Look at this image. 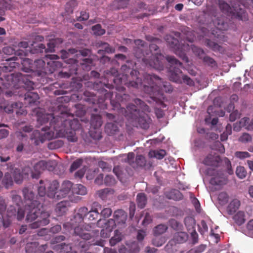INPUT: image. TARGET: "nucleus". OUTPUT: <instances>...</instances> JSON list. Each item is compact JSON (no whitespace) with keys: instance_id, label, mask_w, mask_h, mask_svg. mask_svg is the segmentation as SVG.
I'll list each match as a JSON object with an SVG mask.
<instances>
[{"instance_id":"obj_10","label":"nucleus","mask_w":253,"mask_h":253,"mask_svg":"<svg viewBox=\"0 0 253 253\" xmlns=\"http://www.w3.org/2000/svg\"><path fill=\"white\" fill-rule=\"evenodd\" d=\"M108 75H111L113 78L111 79L114 83L117 85L116 89L119 91L123 92L125 89V87L119 85H126L128 87H132L136 88H139L142 86V80L140 78H137V82H133L129 81L126 82L120 75H118V72L115 68H111L108 72L107 73Z\"/></svg>"},{"instance_id":"obj_44","label":"nucleus","mask_w":253,"mask_h":253,"mask_svg":"<svg viewBox=\"0 0 253 253\" xmlns=\"http://www.w3.org/2000/svg\"><path fill=\"white\" fill-rule=\"evenodd\" d=\"M229 200V196L225 192H220L218 196V201L220 205L223 206L226 204Z\"/></svg>"},{"instance_id":"obj_62","label":"nucleus","mask_w":253,"mask_h":253,"mask_svg":"<svg viewBox=\"0 0 253 253\" xmlns=\"http://www.w3.org/2000/svg\"><path fill=\"white\" fill-rule=\"evenodd\" d=\"M191 48L193 52L196 55L198 56L200 58H202L203 57V56L204 54V51L202 48L194 45H192Z\"/></svg>"},{"instance_id":"obj_28","label":"nucleus","mask_w":253,"mask_h":253,"mask_svg":"<svg viewBox=\"0 0 253 253\" xmlns=\"http://www.w3.org/2000/svg\"><path fill=\"white\" fill-rule=\"evenodd\" d=\"M240 206V201L238 199L233 200L227 207L228 213L230 214L234 213L239 209Z\"/></svg>"},{"instance_id":"obj_48","label":"nucleus","mask_w":253,"mask_h":253,"mask_svg":"<svg viewBox=\"0 0 253 253\" xmlns=\"http://www.w3.org/2000/svg\"><path fill=\"white\" fill-rule=\"evenodd\" d=\"M236 174L240 179H243L247 176V171L245 168L242 166H238L236 168Z\"/></svg>"},{"instance_id":"obj_52","label":"nucleus","mask_w":253,"mask_h":253,"mask_svg":"<svg viewBox=\"0 0 253 253\" xmlns=\"http://www.w3.org/2000/svg\"><path fill=\"white\" fill-rule=\"evenodd\" d=\"M43 181L42 180L40 181V185L38 187V193L40 197H43L47 194V191L45 185H43Z\"/></svg>"},{"instance_id":"obj_20","label":"nucleus","mask_w":253,"mask_h":253,"mask_svg":"<svg viewBox=\"0 0 253 253\" xmlns=\"http://www.w3.org/2000/svg\"><path fill=\"white\" fill-rule=\"evenodd\" d=\"M134 43L137 47L134 48L135 56L137 58H142V60H144V53L142 51V49L140 48V47H144L145 46V42L141 40H136L134 41Z\"/></svg>"},{"instance_id":"obj_30","label":"nucleus","mask_w":253,"mask_h":253,"mask_svg":"<svg viewBox=\"0 0 253 253\" xmlns=\"http://www.w3.org/2000/svg\"><path fill=\"white\" fill-rule=\"evenodd\" d=\"M118 130V127L115 123H107L105 126V131L109 135H112Z\"/></svg>"},{"instance_id":"obj_16","label":"nucleus","mask_w":253,"mask_h":253,"mask_svg":"<svg viewBox=\"0 0 253 253\" xmlns=\"http://www.w3.org/2000/svg\"><path fill=\"white\" fill-rule=\"evenodd\" d=\"M47 190V196L51 199L55 200H59V195L58 188L59 187V183L57 180H54L50 182H48Z\"/></svg>"},{"instance_id":"obj_12","label":"nucleus","mask_w":253,"mask_h":253,"mask_svg":"<svg viewBox=\"0 0 253 253\" xmlns=\"http://www.w3.org/2000/svg\"><path fill=\"white\" fill-rule=\"evenodd\" d=\"M149 48L152 53L151 59L149 62L150 66L158 70H163L164 65L162 60L163 56L160 53L159 47L153 42L150 44Z\"/></svg>"},{"instance_id":"obj_40","label":"nucleus","mask_w":253,"mask_h":253,"mask_svg":"<svg viewBox=\"0 0 253 253\" xmlns=\"http://www.w3.org/2000/svg\"><path fill=\"white\" fill-rule=\"evenodd\" d=\"M80 64L84 70L89 71L93 65V60L89 58H84Z\"/></svg>"},{"instance_id":"obj_22","label":"nucleus","mask_w":253,"mask_h":253,"mask_svg":"<svg viewBox=\"0 0 253 253\" xmlns=\"http://www.w3.org/2000/svg\"><path fill=\"white\" fill-rule=\"evenodd\" d=\"M39 99V95L35 92H28L25 94L24 99L26 103L30 105L35 104Z\"/></svg>"},{"instance_id":"obj_17","label":"nucleus","mask_w":253,"mask_h":253,"mask_svg":"<svg viewBox=\"0 0 253 253\" xmlns=\"http://www.w3.org/2000/svg\"><path fill=\"white\" fill-rule=\"evenodd\" d=\"M227 178L221 171H217L211 178L210 183L213 185L222 186L227 183Z\"/></svg>"},{"instance_id":"obj_57","label":"nucleus","mask_w":253,"mask_h":253,"mask_svg":"<svg viewBox=\"0 0 253 253\" xmlns=\"http://www.w3.org/2000/svg\"><path fill=\"white\" fill-rule=\"evenodd\" d=\"M63 142L61 140H55L48 144V147L50 149H56L63 145Z\"/></svg>"},{"instance_id":"obj_13","label":"nucleus","mask_w":253,"mask_h":253,"mask_svg":"<svg viewBox=\"0 0 253 253\" xmlns=\"http://www.w3.org/2000/svg\"><path fill=\"white\" fill-rule=\"evenodd\" d=\"M78 66V60L70 58L67 61V65L58 73V77L60 78H69L72 75L77 74Z\"/></svg>"},{"instance_id":"obj_27","label":"nucleus","mask_w":253,"mask_h":253,"mask_svg":"<svg viewBox=\"0 0 253 253\" xmlns=\"http://www.w3.org/2000/svg\"><path fill=\"white\" fill-rule=\"evenodd\" d=\"M150 158H155L158 160H162L166 155V152L163 149L151 150L148 154Z\"/></svg>"},{"instance_id":"obj_61","label":"nucleus","mask_w":253,"mask_h":253,"mask_svg":"<svg viewBox=\"0 0 253 253\" xmlns=\"http://www.w3.org/2000/svg\"><path fill=\"white\" fill-rule=\"evenodd\" d=\"M252 137L250 134L248 133H244L239 138V140L242 143H248L251 142Z\"/></svg>"},{"instance_id":"obj_32","label":"nucleus","mask_w":253,"mask_h":253,"mask_svg":"<svg viewBox=\"0 0 253 253\" xmlns=\"http://www.w3.org/2000/svg\"><path fill=\"white\" fill-rule=\"evenodd\" d=\"M2 184L6 189H9L13 185V181L11 175L9 172H6L2 179Z\"/></svg>"},{"instance_id":"obj_21","label":"nucleus","mask_w":253,"mask_h":253,"mask_svg":"<svg viewBox=\"0 0 253 253\" xmlns=\"http://www.w3.org/2000/svg\"><path fill=\"white\" fill-rule=\"evenodd\" d=\"M114 218L116 222L118 224H124L127 218L126 212L123 210H118L114 213Z\"/></svg>"},{"instance_id":"obj_18","label":"nucleus","mask_w":253,"mask_h":253,"mask_svg":"<svg viewBox=\"0 0 253 253\" xmlns=\"http://www.w3.org/2000/svg\"><path fill=\"white\" fill-rule=\"evenodd\" d=\"M74 188V184L69 180L64 181L61 186V188L59 190V199L66 197L70 192L73 193V188Z\"/></svg>"},{"instance_id":"obj_34","label":"nucleus","mask_w":253,"mask_h":253,"mask_svg":"<svg viewBox=\"0 0 253 253\" xmlns=\"http://www.w3.org/2000/svg\"><path fill=\"white\" fill-rule=\"evenodd\" d=\"M123 239L122 233L116 230L114 232V235L110 240V244L111 246H115L117 243L121 242Z\"/></svg>"},{"instance_id":"obj_11","label":"nucleus","mask_w":253,"mask_h":253,"mask_svg":"<svg viewBox=\"0 0 253 253\" xmlns=\"http://www.w3.org/2000/svg\"><path fill=\"white\" fill-rule=\"evenodd\" d=\"M203 163L208 166L215 167L219 166L222 164H224L227 169V172L230 175L233 173V170L232 169L230 160L227 158H224L223 159H221L220 156L215 153L209 154L204 159Z\"/></svg>"},{"instance_id":"obj_4","label":"nucleus","mask_w":253,"mask_h":253,"mask_svg":"<svg viewBox=\"0 0 253 253\" xmlns=\"http://www.w3.org/2000/svg\"><path fill=\"white\" fill-rule=\"evenodd\" d=\"M100 91L104 94L103 97L100 95L97 96L94 93L87 90L85 91L84 92V95L86 96V98L85 99L86 102L94 105L98 104L99 108L103 109L107 107L106 104L105 103V100L109 99L111 104L114 108V109H118L121 106V103H123L129 99V96L127 94L115 92L116 100H114L113 92L107 91L104 89L100 90Z\"/></svg>"},{"instance_id":"obj_46","label":"nucleus","mask_w":253,"mask_h":253,"mask_svg":"<svg viewBox=\"0 0 253 253\" xmlns=\"http://www.w3.org/2000/svg\"><path fill=\"white\" fill-rule=\"evenodd\" d=\"M135 168L137 167H143L145 166L146 161L145 158L141 155H137L135 158Z\"/></svg>"},{"instance_id":"obj_55","label":"nucleus","mask_w":253,"mask_h":253,"mask_svg":"<svg viewBox=\"0 0 253 253\" xmlns=\"http://www.w3.org/2000/svg\"><path fill=\"white\" fill-rule=\"evenodd\" d=\"M83 160L82 159H78L72 164L70 168V172H73L78 169L83 164Z\"/></svg>"},{"instance_id":"obj_14","label":"nucleus","mask_w":253,"mask_h":253,"mask_svg":"<svg viewBox=\"0 0 253 253\" xmlns=\"http://www.w3.org/2000/svg\"><path fill=\"white\" fill-rule=\"evenodd\" d=\"M16 57V60H20V62L22 65L21 69L23 71L26 73H32L33 65V63L32 60L29 58H24V57L27 56V52L22 49H18V50L15 52Z\"/></svg>"},{"instance_id":"obj_35","label":"nucleus","mask_w":253,"mask_h":253,"mask_svg":"<svg viewBox=\"0 0 253 253\" xmlns=\"http://www.w3.org/2000/svg\"><path fill=\"white\" fill-rule=\"evenodd\" d=\"M166 40L167 43L171 48L174 49H179V41L177 39L171 36H167Z\"/></svg>"},{"instance_id":"obj_23","label":"nucleus","mask_w":253,"mask_h":253,"mask_svg":"<svg viewBox=\"0 0 253 253\" xmlns=\"http://www.w3.org/2000/svg\"><path fill=\"white\" fill-rule=\"evenodd\" d=\"M67 204L68 202L66 201H61L57 204L55 211L58 216H62L67 212Z\"/></svg>"},{"instance_id":"obj_3","label":"nucleus","mask_w":253,"mask_h":253,"mask_svg":"<svg viewBox=\"0 0 253 253\" xmlns=\"http://www.w3.org/2000/svg\"><path fill=\"white\" fill-rule=\"evenodd\" d=\"M88 210L86 207H83L76 211L75 215L70 222L63 224L64 228L69 230L74 229V234L84 240H89L92 237H97L99 235L98 230H91L89 224H85L83 226L80 225L83 222L84 218L87 216Z\"/></svg>"},{"instance_id":"obj_49","label":"nucleus","mask_w":253,"mask_h":253,"mask_svg":"<svg viewBox=\"0 0 253 253\" xmlns=\"http://www.w3.org/2000/svg\"><path fill=\"white\" fill-rule=\"evenodd\" d=\"M18 107H21V104L18 102H14L10 105L8 104L4 106L3 109L6 113H11L13 112L14 108H17Z\"/></svg>"},{"instance_id":"obj_47","label":"nucleus","mask_w":253,"mask_h":253,"mask_svg":"<svg viewBox=\"0 0 253 253\" xmlns=\"http://www.w3.org/2000/svg\"><path fill=\"white\" fill-rule=\"evenodd\" d=\"M152 239V244L157 247L162 246L165 243V239L164 237L159 236H154Z\"/></svg>"},{"instance_id":"obj_15","label":"nucleus","mask_w":253,"mask_h":253,"mask_svg":"<svg viewBox=\"0 0 253 253\" xmlns=\"http://www.w3.org/2000/svg\"><path fill=\"white\" fill-rule=\"evenodd\" d=\"M121 71L123 72L121 77L126 82L133 81L137 82V78L139 72L135 70H131V68L126 64L123 65L121 68Z\"/></svg>"},{"instance_id":"obj_29","label":"nucleus","mask_w":253,"mask_h":253,"mask_svg":"<svg viewBox=\"0 0 253 253\" xmlns=\"http://www.w3.org/2000/svg\"><path fill=\"white\" fill-rule=\"evenodd\" d=\"M188 235L186 233L184 232H179L176 233L172 239L177 244L183 243L187 241Z\"/></svg>"},{"instance_id":"obj_9","label":"nucleus","mask_w":253,"mask_h":253,"mask_svg":"<svg viewBox=\"0 0 253 253\" xmlns=\"http://www.w3.org/2000/svg\"><path fill=\"white\" fill-rule=\"evenodd\" d=\"M219 7L222 12L228 15H232L239 20L246 21L248 20V15L246 10L239 4L231 7L223 0H219Z\"/></svg>"},{"instance_id":"obj_39","label":"nucleus","mask_w":253,"mask_h":253,"mask_svg":"<svg viewBox=\"0 0 253 253\" xmlns=\"http://www.w3.org/2000/svg\"><path fill=\"white\" fill-rule=\"evenodd\" d=\"M184 223L188 231L195 230L196 222L193 217L190 216L185 217L184 219Z\"/></svg>"},{"instance_id":"obj_36","label":"nucleus","mask_w":253,"mask_h":253,"mask_svg":"<svg viewBox=\"0 0 253 253\" xmlns=\"http://www.w3.org/2000/svg\"><path fill=\"white\" fill-rule=\"evenodd\" d=\"M167 197L169 199L178 201L182 199L183 195L180 191L174 189L171 190L169 193H168L167 194Z\"/></svg>"},{"instance_id":"obj_8","label":"nucleus","mask_w":253,"mask_h":253,"mask_svg":"<svg viewBox=\"0 0 253 253\" xmlns=\"http://www.w3.org/2000/svg\"><path fill=\"white\" fill-rule=\"evenodd\" d=\"M51 60L47 62L45 67V63L42 59H38L34 61L33 65L32 73H37L38 75H41L42 73H53L58 68L62 66V64L56 60L59 59L56 55H46Z\"/></svg>"},{"instance_id":"obj_19","label":"nucleus","mask_w":253,"mask_h":253,"mask_svg":"<svg viewBox=\"0 0 253 253\" xmlns=\"http://www.w3.org/2000/svg\"><path fill=\"white\" fill-rule=\"evenodd\" d=\"M101 208V206L100 204L97 203H94L93 207L90 211H88L87 213V216L88 220L93 221L96 220L99 214L98 211Z\"/></svg>"},{"instance_id":"obj_24","label":"nucleus","mask_w":253,"mask_h":253,"mask_svg":"<svg viewBox=\"0 0 253 253\" xmlns=\"http://www.w3.org/2000/svg\"><path fill=\"white\" fill-rule=\"evenodd\" d=\"M62 42L63 40L61 38H57L50 40L47 43V48H46L45 53L54 52L55 46Z\"/></svg>"},{"instance_id":"obj_53","label":"nucleus","mask_w":253,"mask_h":253,"mask_svg":"<svg viewBox=\"0 0 253 253\" xmlns=\"http://www.w3.org/2000/svg\"><path fill=\"white\" fill-rule=\"evenodd\" d=\"M7 208V204L5 199L2 196H0V214L3 218V215L4 214L6 209Z\"/></svg>"},{"instance_id":"obj_25","label":"nucleus","mask_w":253,"mask_h":253,"mask_svg":"<svg viewBox=\"0 0 253 253\" xmlns=\"http://www.w3.org/2000/svg\"><path fill=\"white\" fill-rule=\"evenodd\" d=\"M22 193L25 200L28 202L27 204H30L34 201H37L34 200L35 195L33 192L29 189L27 187H25L22 190Z\"/></svg>"},{"instance_id":"obj_5","label":"nucleus","mask_w":253,"mask_h":253,"mask_svg":"<svg viewBox=\"0 0 253 253\" xmlns=\"http://www.w3.org/2000/svg\"><path fill=\"white\" fill-rule=\"evenodd\" d=\"M134 102L137 106L133 104L127 105L125 116L128 119L137 122L139 126L142 128H148L151 120L148 115L143 112H150L149 107L138 98L135 99Z\"/></svg>"},{"instance_id":"obj_54","label":"nucleus","mask_w":253,"mask_h":253,"mask_svg":"<svg viewBox=\"0 0 253 253\" xmlns=\"http://www.w3.org/2000/svg\"><path fill=\"white\" fill-rule=\"evenodd\" d=\"M203 61L205 64L211 66L212 68H215L217 67V64L215 61L212 58L206 56L203 57Z\"/></svg>"},{"instance_id":"obj_50","label":"nucleus","mask_w":253,"mask_h":253,"mask_svg":"<svg viewBox=\"0 0 253 253\" xmlns=\"http://www.w3.org/2000/svg\"><path fill=\"white\" fill-rule=\"evenodd\" d=\"M75 108L76 109V111H75L76 115L82 116L85 114V109L84 105L81 104H76L75 105Z\"/></svg>"},{"instance_id":"obj_31","label":"nucleus","mask_w":253,"mask_h":253,"mask_svg":"<svg viewBox=\"0 0 253 253\" xmlns=\"http://www.w3.org/2000/svg\"><path fill=\"white\" fill-rule=\"evenodd\" d=\"M90 125L94 128L96 129L102 125L101 117L100 115H92L91 117Z\"/></svg>"},{"instance_id":"obj_7","label":"nucleus","mask_w":253,"mask_h":253,"mask_svg":"<svg viewBox=\"0 0 253 253\" xmlns=\"http://www.w3.org/2000/svg\"><path fill=\"white\" fill-rule=\"evenodd\" d=\"M166 59L170 64V81L179 84L184 83L190 86L194 85V81L190 78L187 75H182L181 68H182L183 66L181 62L172 56H167Z\"/></svg>"},{"instance_id":"obj_51","label":"nucleus","mask_w":253,"mask_h":253,"mask_svg":"<svg viewBox=\"0 0 253 253\" xmlns=\"http://www.w3.org/2000/svg\"><path fill=\"white\" fill-rule=\"evenodd\" d=\"M92 30L94 35L102 36L105 33V30L102 28L100 24H96L92 27Z\"/></svg>"},{"instance_id":"obj_59","label":"nucleus","mask_w":253,"mask_h":253,"mask_svg":"<svg viewBox=\"0 0 253 253\" xmlns=\"http://www.w3.org/2000/svg\"><path fill=\"white\" fill-rule=\"evenodd\" d=\"M104 183L107 186H112L115 184L116 180L113 176L107 175L105 177Z\"/></svg>"},{"instance_id":"obj_1","label":"nucleus","mask_w":253,"mask_h":253,"mask_svg":"<svg viewBox=\"0 0 253 253\" xmlns=\"http://www.w3.org/2000/svg\"><path fill=\"white\" fill-rule=\"evenodd\" d=\"M67 114L61 113V116H53V114H44L38 118L37 121L41 125L48 123L51 119L49 126H46L42 128V131H34L31 136L32 139H35L36 145L50 140L55 137H66L71 142L78 141L76 130L80 127L77 119H67Z\"/></svg>"},{"instance_id":"obj_38","label":"nucleus","mask_w":253,"mask_h":253,"mask_svg":"<svg viewBox=\"0 0 253 253\" xmlns=\"http://www.w3.org/2000/svg\"><path fill=\"white\" fill-rule=\"evenodd\" d=\"M87 193L86 188L81 184L74 185L73 188V194L81 195H84Z\"/></svg>"},{"instance_id":"obj_26","label":"nucleus","mask_w":253,"mask_h":253,"mask_svg":"<svg viewBox=\"0 0 253 253\" xmlns=\"http://www.w3.org/2000/svg\"><path fill=\"white\" fill-rule=\"evenodd\" d=\"M147 199L144 193H139L136 196L137 206L140 209H143L147 204Z\"/></svg>"},{"instance_id":"obj_42","label":"nucleus","mask_w":253,"mask_h":253,"mask_svg":"<svg viewBox=\"0 0 253 253\" xmlns=\"http://www.w3.org/2000/svg\"><path fill=\"white\" fill-rule=\"evenodd\" d=\"M168 229V227L165 224H159L153 229V234L154 236L161 235L164 233Z\"/></svg>"},{"instance_id":"obj_45","label":"nucleus","mask_w":253,"mask_h":253,"mask_svg":"<svg viewBox=\"0 0 253 253\" xmlns=\"http://www.w3.org/2000/svg\"><path fill=\"white\" fill-rule=\"evenodd\" d=\"M31 48V52L32 53H42L44 51L45 52L46 47L44 44L42 43H39L37 45L34 46L32 44Z\"/></svg>"},{"instance_id":"obj_41","label":"nucleus","mask_w":253,"mask_h":253,"mask_svg":"<svg viewBox=\"0 0 253 253\" xmlns=\"http://www.w3.org/2000/svg\"><path fill=\"white\" fill-rule=\"evenodd\" d=\"M11 172L12 173L15 182L18 184L21 183L24 177L20 170L18 169H15Z\"/></svg>"},{"instance_id":"obj_58","label":"nucleus","mask_w":253,"mask_h":253,"mask_svg":"<svg viewBox=\"0 0 253 253\" xmlns=\"http://www.w3.org/2000/svg\"><path fill=\"white\" fill-rule=\"evenodd\" d=\"M22 173L24 177H28L29 175H31L32 178H37L29 167H25L22 169Z\"/></svg>"},{"instance_id":"obj_37","label":"nucleus","mask_w":253,"mask_h":253,"mask_svg":"<svg viewBox=\"0 0 253 253\" xmlns=\"http://www.w3.org/2000/svg\"><path fill=\"white\" fill-rule=\"evenodd\" d=\"M233 219L237 224L241 225L245 223L246 220L245 212L242 211H239L234 215Z\"/></svg>"},{"instance_id":"obj_56","label":"nucleus","mask_w":253,"mask_h":253,"mask_svg":"<svg viewBox=\"0 0 253 253\" xmlns=\"http://www.w3.org/2000/svg\"><path fill=\"white\" fill-rule=\"evenodd\" d=\"M45 161H40L37 163L34 166V169L38 171V174L42 170H44L46 169L45 166Z\"/></svg>"},{"instance_id":"obj_60","label":"nucleus","mask_w":253,"mask_h":253,"mask_svg":"<svg viewBox=\"0 0 253 253\" xmlns=\"http://www.w3.org/2000/svg\"><path fill=\"white\" fill-rule=\"evenodd\" d=\"M98 166L103 171H110L112 169V167L104 161L99 162Z\"/></svg>"},{"instance_id":"obj_6","label":"nucleus","mask_w":253,"mask_h":253,"mask_svg":"<svg viewBox=\"0 0 253 253\" xmlns=\"http://www.w3.org/2000/svg\"><path fill=\"white\" fill-rule=\"evenodd\" d=\"M42 205L39 201H34L30 204H26L25 209L27 211L26 220L32 222L29 225L31 229H37L41 226H45L49 223L50 214L42 210Z\"/></svg>"},{"instance_id":"obj_2","label":"nucleus","mask_w":253,"mask_h":253,"mask_svg":"<svg viewBox=\"0 0 253 253\" xmlns=\"http://www.w3.org/2000/svg\"><path fill=\"white\" fill-rule=\"evenodd\" d=\"M139 88L149 94L153 100L163 108L166 107L163 101L164 99V92H171L173 90L169 83L163 82L157 76L151 74H145L144 76L142 86Z\"/></svg>"},{"instance_id":"obj_33","label":"nucleus","mask_w":253,"mask_h":253,"mask_svg":"<svg viewBox=\"0 0 253 253\" xmlns=\"http://www.w3.org/2000/svg\"><path fill=\"white\" fill-rule=\"evenodd\" d=\"M77 52L78 51L75 48L69 49L68 51L62 50L61 51V57L63 59L65 60V62L67 64L68 60L70 58H72L70 57V55L77 53Z\"/></svg>"},{"instance_id":"obj_43","label":"nucleus","mask_w":253,"mask_h":253,"mask_svg":"<svg viewBox=\"0 0 253 253\" xmlns=\"http://www.w3.org/2000/svg\"><path fill=\"white\" fill-rule=\"evenodd\" d=\"M165 248L168 253H173L177 251L176 243L172 239L168 242Z\"/></svg>"},{"instance_id":"obj_64","label":"nucleus","mask_w":253,"mask_h":253,"mask_svg":"<svg viewBox=\"0 0 253 253\" xmlns=\"http://www.w3.org/2000/svg\"><path fill=\"white\" fill-rule=\"evenodd\" d=\"M206 245L201 244L199 246L191 249L190 252L191 253H202L206 250Z\"/></svg>"},{"instance_id":"obj_63","label":"nucleus","mask_w":253,"mask_h":253,"mask_svg":"<svg viewBox=\"0 0 253 253\" xmlns=\"http://www.w3.org/2000/svg\"><path fill=\"white\" fill-rule=\"evenodd\" d=\"M111 192V190L109 188H105L98 191L97 194L100 198L102 200H105L108 195V194Z\"/></svg>"}]
</instances>
